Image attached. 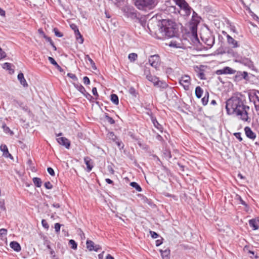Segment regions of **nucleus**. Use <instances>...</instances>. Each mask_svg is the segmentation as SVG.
Instances as JSON below:
<instances>
[{
    "instance_id": "58",
    "label": "nucleus",
    "mask_w": 259,
    "mask_h": 259,
    "mask_svg": "<svg viewBox=\"0 0 259 259\" xmlns=\"http://www.w3.org/2000/svg\"><path fill=\"white\" fill-rule=\"evenodd\" d=\"M0 15L2 16H5V11L0 8Z\"/></svg>"
},
{
    "instance_id": "38",
    "label": "nucleus",
    "mask_w": 259,
    "mask_h": 259,
    "mask_svg": "<svg viewBox=\"0 0 259 259\" xmlns=\"http://www.w3.org/2000/svg\"><path fill=\"white\" fill-rule=\"evenodd\" d=\"M54 32H55L56 36L59 37L63 36L62 33H61L60 32H59V30H58V29L54 28Z\"/></svg>"
},
{
    "instance_id": "48",
    "label": "nucleus",
    "mask_w": 259,
    "mask_h": 259,
    "mask_svg": "<svg viewBox=\"0 0 259 259\" xmlns=\"http://www.w3.org/2000/svg\"><path fill=\"white\" fill-rule=\"evenodd\" d=\"M83 80L85 84H89L90 83V79L87 76H84L83 78Z\"/></svg>"
},
{
    "instance_id": "59",
    "label": "nucleus",
    "mask_w": 259,
    "mask_h": 259,
    "mask_svg": "<svg viewBox=\"0 0 259 259\" xmlns=\"http://www.w3.org/2000/svg\"><path fill=\"white\" fill-rule=\"evenodd\" d=\"M105 181L106 182V183L109 184H112L113 183V181H112L110 179H106Z\"/></svg>"
},
{
    "instance_id": "4",
    "label": "nucleus",
    "mask_w": 259,
    "mask_h": 259,
    "mask_svg": "<svg viewBox=\"0 0 259 259\" xmlns=\"http://www.w3.org/2000/svg\"><path fill=\"white\" fill-rule=\"evenodd\" d=\"M176 4L180 8L183 13L182 14L185 16H188L191 13V8L185 0H174Z\"/></svg>"
},
{
    "instance_id": "15",
    "label": "nucleus",
    "mask_w": 259,
    "mask_h": 259,
    "mask_svg": "<svg viewBox=\"0 0 259 259\" xmlns=\"http://www.w3.org/2000/svg\"><path fill=\"white\" fill-rule=\"evenodd\" d=\"M18 79L19 80L20 83L24 87H27L28 84L24 77L23 73L20 72L18 75Z\"/></svg>"
},
{
    "instance_id": "9",
    "label": "nucleus",
    "mask_w": 259,
    "mask_h": 259,
    "mask_svg": "<svg viewBox=\"0 0 259 259\" xmlns=\"http://www.w3.org/2000/svg\"><path fill=\"white\" fill-rule=\"evenodd\" d=\"M57 142L59 144L65 146L67 149H69L70 145L69 141L65 137H60L57 139Z\"/></svg>"
},
{
    "instance_id": "57",
    "label": "nucleus",
    "mask_w": 259,
    "mask_h": 259,
    "mask_svg": "<svg viewBox=\"0 0 259 259\" xmlns=\"http://www.w3.org/2000/svg\"><path fill=\"white\" fill-rule=\"evenodd\" d=\"M239 200H240V203H241L242 205H244V206H247V204L246 203V202H245L244 201H243L240 197H239Z\"/></svg>"
},
{
    "instance_id": "46",
    "label": "nucleus",
    "mask_w": 259,
    "mask_h": 259,
    "mask_svg": "<svg viewBox=\"0 0 259 259\" xmlns=\"http://www.w3.org/2000/svg\"><path fill=\"white\" fill-rule=\"evenodd\" d=\"M61 225L59 223H56L55 224V229L57 233L59 232L60 230Z\"/></svg>"
},
{
    "instance_id": "13",
    "label": "nucleus",
    "mask_w": 259,
    "mask_h": 259,
    "mask_svg": "<svg viewBox=\"0 0 259 259\" xmlns=\"http://www.w3.org/2000/svg\"><path fill=\"white\" fill-rule=\"evenodd\" d=\"M1 150L3 152V155L6 157L13 159V156L9 153L7 146L6 145H2L0 146Z\"/></svg>"
},
{
    "instance_id": "49",
    "label": "nucleus",
    "mask_w": 259,
    "mask_h": 259,
    "mask_svg": "<svg viewBox=\"0 0 259 259\" xmlns=\"http://www.w3.org/2000/svg\"><path fill=\"white\" fill-rule=\"evenodd\" d=\"M48 172L50 175L54 176L55 175V172L54 169L51 167H48L47 169Z\"/></svg>"
},
{
    "instance_id": "39",
    "label": "nucleus",
    "mask_w": 259,
    "mask_h": 259,
    "mask_svg": "<svg viewBox=\"0 0 259 259\" xmlns=\"http://www.w3.org/2000/svg\"><path fill=\"white\" fill-rule=\"evenodd\" d=\"M82 94L85 97V98L90 100L91 101L92 99L93 98V97L88 93H87L86 91L84 92V93H82Z\"/></svg>"
},
{
    "instance_id": "22",
    "label": "nucleus",
    "mask_w": 259,
    "mask_h": 259,
    "mask_svg": "<svg viewBox=\"0 0 259 259\" xmlns=\"http://www.w3.org/2000/svg\"><path fill=\"white\" fill-rule=\"evenodd\" d=\"M33 182L37 187H40L42 184V181L39 178L35 177L33 178Z\"/></svg>"
},
{
    "instance_id": "10",
    "label": "nucleus",
    "mask_w": 259,
    "mask_h": 259,
    "mask_svg": "<svg viewBox=\"0 0 259 259\" xmlns=\"http://www.w3.org/2000/svg\"><path fill=\"white\" fill-rule=\"evenodd\" d=\"M244 131L247 137L252 140H254L255 139V134L254 132H253V131L251 130V128L249 127H245L244 128Z\"/></svg>"
},
{
    "instance_id": "14",
    "label": "nucleus",
    "mask_w": 259,
    "mask_h": 259,
    "mask_svg": "<svg viewBox=\"0 0 259 259\" xmlns=\"http://www.w3.org/2000/svg\"><path fill=\"white\" fill-rule=\"evenodd\" d=\"M84 162L87 166V171H90L93 167V162L89 157H85L84 158Z\"/></svg>"
},
{
    "instance_id": "44",
    "label": "nucleus",
    "mask_w": 259,
    "mask_h": 259,
    "mask_svg": "<svg viewBox=\"0 0 259 259\" xmlns=\"http://www.w3.org/2000/svg\"><path fill=\"white\" fill-rule=\"evenodd\" d=\"M70 27L72 30H74V33L79 30L77 26L74 24H71Z\"/></svg>"
},
{
    "instance_id": "35",
    "label": "nucleus",
    "mask_w": 259,
    "mask_h": 259,
    "mask_svg": "<svg viewBox=\"0 0 259 259\" xmlns=\"http://www.w3.org/2000/svg\"><path fill=\"white\" fill-rule=\"evenodd\" d=\"M41 224L44 228H45L47 230L49 229V225L45 220H44V219L42 220Z\"/></svg>"
},
{
    "instance_id": "30",
    "label": "nucleus",
    "mask_w": 259,
    "mask_h": 259,
    "mask_svg": "<svg viewBox=\"0 0 259 259\" xmlns=\"http://www.w3.org/2000/svg\"><path fill=\"white\" fill-rule=\"evenodd\" d=\"M209 94L208 92H206L204 97L202 99L201 101L203 105H206L208 101Z\"/></svg>"
},
{
    "instance_id": "7",
    "label": "nucleus",
    "mask_w": 259,
    "mask_h": 259,
    "mask_svg": "<svg viewBox=\"0 0 259 259\" xmlns=\"http://www.w3.org/2000/svg\"><path fill=\"white\" fill-rule=\"evenodd\" d=\"M149 62L151 66L155 68H157L159 66V56L157 55L151 56L149 59Z\"/></svg>"
},
{
    "instance_id": "50",
    "label": "nucleus",
    "mask_w": 259,
    "mask_h": 259,
    "mask_svg": "<svg viewBox=\"0 0 259 259\" xmlns=\"http://www.w3.org/2000/svg\"><path fill=\"white\" fill-rule=\"evenodd\" d=\"M7 234V230L5 229H0V236L6 235Z\"/></svg>"
},
{
    "instance_id": "62",
    "label": "nucleus",
    "mask_w": 259,
    "mask_h": 259,
    "mask_svg": "<svg viewBox=\"0 0 259 259\" xmlns=\"http://www.w3.org/2000/svg\"><path fill=\"white\" fill-rule=\"evenodd\" d=\"M106 259H114V257L110 254H107L106 257Z\"/></svg>"
},
{
    "instance_id": "61",
    "label": "nucleus",
    "mask_w": 259,
    "mask_h": 259,
    "mask_svg": "<svg viewBox=\"0 0 259 259\" xmlns=\"http://www.w3.org/2000/svg\"><path fill=\"white\" fill-rule=\"evenodd\" d=\"M165 196H166V197H172L173 198H174L175 199H176V196H174V195H171V194L168 193H166L165 194Z\"/></svg>"
},
{
    "instance_id": "43",
    "label": "nucleus",
    "mask_w": 259,
    "mask_h": 259,
    "mask_svg": "<svg viewBox=\"0 0 259 259\" xmlns=\"http://www.w3.org/2000/svg\"><path fill=\"white\" fill-rule=\"evenodd\" d=\"M234 135L237 139L239 140L240 142H241L242 141V138L241 137L240 133H235L234 134Z\"/></svg>"
},
{
    "instance_id": "2",
    "label": "nucleus",
    "mask_w": 259,
    "mask_h": 259,
    "mask_svg": "<svg viewBox=\"0 0 259 259\" xmlns=\"http://www.w3.org/2000/svg\"><path fill=\"white\" fill-rule=\"evenodd\" d=\"M160 30L168 37L175 36L178 32L176 24L171 20L166 19L162 20Z\"/></svg>"
},
{
    "instance_id": "37",
    "label": "nucleus",
    "mask_w": 259,
    "mask_h": 259,
    "mask_svg": "<svg viewBox=\"0 0 259 259\" xmlns=\"http://www.w3.org/2000/svg\"><path fill=\"white\" fill-rule=\"evenodd\" d=\"M3 67L7 70H10L11 67V64L9 63H5L3 64Z\"/></svg>"
},
{
    "instance_id": "63",
    "label": "nucleus",
    "mask_w": 259,
    "mask_h": 259,
    "mask_svg": "<svg viewBox=\"0 0 259 259\" xmlns=\"http://www.w3.org/2000/svg\"><path fill=\"white\" fill-rule=\"evenodd\" d=\"M169 10L172 11H174V12H175L176 8L175 6H171V7H169Z\"/></svg>"
},
{
    "instance_id": "18",
    "label": "nucleus",
    "mask_w": 259,
    "mask_h": 259,
    "mask_svg": "<svg viewBox=\"0 0 259 259\" xmlns=\"http://www.w3.org/2000/svg\"><path fill=\"white\" fill-rule=\"evenodd\" d=\"M152 121L153 123L154 126L160 132H162L163 127L157 121L155 118H152Z\"/></svg>"
},
{
    "instance_id": "40",
    "label": "nucleus",
    "mask_w": 259,
    "mask_h": 259,
    "mask_svg": "<svg viewBox=\"0 0 259 259\" xmlns=\"http://www.w3.org/2000/svg\"><path fill=\"white\" fill-rule=\"evenodd\" d=\"M44 185L46 188L47 189H51L53 188V185L50 182H46Z\"/></svg>"
},
{
    "instance_id": "21",
    "label": "nucleus",
    "mask_w": 259,
    "mask_h": 259,
    "mask_svg": "<svg viewBox=\"0 0 259 259\" xmlns=\"http://www.w3.org/2000/svg\"><path fill=\"white\" fill-rule=\"evenodd\" d=\"M161 256L163 259H168V255L170 253L169 249H165V250H160Z\"/></svg>"
},
{
    "instance_id": "26",
    "label": "nucleus",
    "mask_w": 259,
    "mask_h": 259,
    "mask_svg": "<svg viewBox=\"0 0 259 259\" xmlns=\"http://www.w3.org/2000/svg\"><path fill=\"white\" fill-rule=\"evenodd\" d=\"M85 59L89 61L93 69L96 70L97 69L95 63H94V61L90 57V56L88 55H85Z\"/></svg>"
},
{
    "instance_id": "34",
    "label": "nucleus",
    "mask_w": 259,
    "mask_h": 259,
    "mask_svg": "<svg viewBox=\"0 0 259 259\" xmlns=\"http://www.w3.org/2000/svg\"><path fill=\"white\" fill-rule=\"evenodd\" d=\"M105 118L106 120L108 121V122L111 124H114L115 123L114 120L112 117H110L107 115L105 116Z\"/></svg>"
},
{
    "instance_id": "42",
    "label": "nucleus",
    "mask_w": 259,
    "mask_h": 259,
    "mask_svg": "<svg viewBox=\"0 0 259 259\" xmlns=\"http://www.w3.org/2000/svg\"><path fill=\"white\" fill-rule=\"evenodd\" d=\"M150 234L151 237L154 239L157 238L159 236V235L157 233L152 231H150Z\"/></svg>"
},
{
    "instance_id": "52",
    "label": "nucleus",
    "mask_w": 259,
    "mask_h": 259,
    "mask_svg": "<svg viewBox=\"0 0 259 259\" xmlns=\"http://www.w3.org/2000/svg\"><path fill=\"white\" fill-rule=\"evenodd\" d=\"M192 32L193 33V35L194 36H197V30H196V28L195 26H192Z\"/></svg>"
},
{
    "instance_id": "32",
    "label": "nucleus",
    "mask_w": 259,
    "mask_h": 259,
    "mask_svg": "<svg viewBox=\"0 0 259 259\" xmlns=\"http://www.w3.org/2000/svg\"><path fill=\"white\" fill-rule=\"evenodd\" d=\"M197 76L201 79H206L205 74L204 73L203 70H200L199 72H198L197 74Z\"/></svg>"
},
{
    "instance_id": "25",
    "label": "nucleus",
    "mask_w": 259,
    "mask_h": 259,
    "mask_svg": "<svg viewBox=\"0 0 259 259\" xmlns=\"http://www.w3.org/2000/svg\"><path fill=\"white\" fill-rule=\"evenodd\" d=\"M87 248L90 250L92 251L94 249L95 244L93 241L91 240L87 241Z\"/></svg>"
},
{
    "instance_id": "53",
    "label": "nucleus",
    "mask_w": 259,
    "mask_h": 259,
    "mask_svg": "<svg viewBox=\"0 0 259 259\" xmlns=\"http://www.w3.org/2000/svg\"><path fill=\"white\" fill-rule=\"evenodd\" d=\"M3 128L4 131L6 133L10 131V129L9 128V127H8L5 124H4L3 125Z\"/></svg>"
},
{
    "instance_id": "20",
    "label": "nucleus",
    "mask_w": 259,
    "mask_h": 259,
    "mask_svg": "<svg viewBox=\"0 0 259 259\" xmlns=\"http://www.w3.org/2000/svg\"><path fill=\"white\" fill-rule=\"evenodd\" d=\"M107 137L113 141L115 142L119 146H120V143L116 142L117 137L113 132H109L107 134Z\"/></svg>"
},
{
    "instance_id": "5",
    "label": "nucleus",
    "mask_w": 259,
    "mask_h": 259,
    "mask_svg": "<svg viewBox=\"0 0 259 259\" xmlns=\"http://www.w3.org/2000/svg\"><path fill=\"white\" fill-rule=\"evenodd\" d=\"M148 74H146V78L150 82H152L154 86L165 89L167 87V84L163 81L159 80V78L151 74L150 71H148Z\"/></svg>"
},
{
    "instance_id": "41",
    "label": "nucleus",
    "mask_w": 259,
    "mask_h": 259,
    "mask_svg": "<svg viewBox=\"0 0 259 259\" xmlns=\"http://www.w3.org/2000/svg\"><path fill=\"white\" fill-rule=\"evenodd\" d=\"M129 93L133 95L134 96L136 97V90L135 89H134V88L133 87H131L129 89V91H128Z\"/></svg>"
},
{
    "instance_id": "3",
    "label": "nucleus",
    "mask_w": 259,
    "mask_h": 259,
    "mask_svg": "<svg viewBox=\"0 0 259 259\" xmlns=\"http://www.w3.org/2000/svg\"><path fill=\"white\" fill-rule=\"evenodd\" d=\"M135 4L138 9L147 11L153 9L157 4V2L156 0H136Z\"/></svg>"
},
{
    "instance_id": "56",
    "label": "nucleus",
    "mask_w": 259,
    "mask_h": 259,
    "mask_svg": "<svg viewBox=\"0 0 259 259\" xmlns=\"http://www.w3.org/2000/svg\"><path fill=\"white\" fill-rule=\"evenodd\" d=\"M100 249H101V247L99 245H95L94 249H93V250H95V251H97Z\"/></svg>"
},
{
    "instance_id": "27",
    "label": "nucleus",
    "mask_w": 259,
    "mask_h": 259,
    "mask_svg": "<svg viewBox=\"0 0 259 259\" xmlns=\"http://www.w3.org/2000/svg\"><path fill=\"white\" fill-rule=\"evenodd\" d=\"M111 101L115 105H118L119 103L118 97L116 94L111 95Z\"/></svg>"
},
{
    "instance_id": "11",
    "label": "nucleus",
    "mask_w": 259,
    "mask_h": 259,
    "mask_svg": "<svg viewBox=\"0 0 259 259\" xmlns=\"http://www.w3.org/2000/svg\"><path fill=\"white\" fill-rule=\"evenodd\" d=\"M227 42L232 46L233 48H236L239 47V45L238 44V42L235 40L233 37H232L229 34H227Z\"/></svg>"
},
{
    "instance_id": "64",
    "label": "nucleus",
    "mask_w": 259,
    "mask_h": 259,
    "mask_svg": "<svg viewBox=\"0 0 259 259\" xmlns=\"http://www.w3.org/2000/svg\"><path fill=\"white\" fill-rule=\"evenodd\" d=\"M53 206L56 208H59L60 207V205L59 203H54L53 204Z\"/></svg>"
},
{
    "instance_id": "17",
    "label": "nucleus",
    "mask_w": 259,
    "mask_h": 259,
    "mask_svg": "<svg viewBox=\"0 0 259 259\" xmlns=\"http://www.w3.org/2000/svg\"><path fill=\"white\" fill-rule=\"evenodd\" d=\"M48 60L50 62L54 65L56 68L61 72H64V70L58 65V64L56 62V61L51 57H48Z\"/></svg>"
},
{
    "instance_id": "12",
    "label": "nucleus",
    "mask_w": 259,
    "mask_h": 259,
    "mask_svg": "<svg viewBox=\"0 0 259 259\" xmlns=\"http://www.w3.org/2000/svg\"><path fill=\"white\" fill-rule=\"evenodd\" d=\"M249 225L253 230H257L259 228V220L251 219L249 221Z\"/></svg>"
},
{
    "instance_id": "19",
    "label": "nucleus",
    "mask_w": 259,
    "mask_h": 259,
    "mask_svg": "<svg viewBox=\"0 0 259 259\" xmlns=\"http://www.w3.org/2000/svg\"><path fill=\"white\" fill-rule=\"evenodd\" d=\"M203 91L201 89V88L199 86H198L195 89V95L197 98H200L202 95Z\"/></svg>"
},
{
    "instance_id": "24",
    "label": "nucleus",
    "mask_w": 259,
    "mask_h": 259,
    "mask_svg": "<svg viewBox=\"0 0 259 259\" xmlns=\"http://www.w3.org/2000/svg\"><path fill=\"white\" fill-rule=\"evenodd\" d=\"M74 87L81 93H84L85 90L84 88L80 84L73 83Z\"/></svg>"
},
{
    "instance_id": "23",
    "label": "nucleus",
    "mask_w": 259,
    "mask_h": 259,
    "mask_svg": "<svg viewBox=\"0 0 259 259\" xmlns=\"http://www.w3.org/2000/svg\"><path fill=\"white\" fill-rule=\"evenodd\" d=\"M75 35L76 36V39L78 42L80 44H82L83 42V38L79 30L75 33Z\"/></svg>"
},
{
    "instance_id": "29",
    "label": "nucleus",
    "mask_w": 259,
    "mask_h": 259,
    "mask_svg": "<svg viewBox=\"0 0 259 259\" xmlns=\"http://www.w3.org/2000/svg\"><path fill=\"white\" fill-rule=\"evenodd\" d=\"M128 58L131 62H134L137 59L138 55L136 53H131L128 55Z\"/></svg>"
},
{
    "instance_id": "28",
    "label": "nucleus",
    "mask_w": 259,
    "mask_h": 259,
    "mask_svg": "<svg viewBox=\"0 0 259 259\" xmlns=\"http://www.w3.org/2000/svg\"><path fill=\"white\" fill-rule=\"evenodd\" d=\"M130 185L132 187L135 188L136 189V190L138 191V192L142 191L141 187H140V186L137 183L135 182H131L130 183Z\"/></svg>"
},
{
    "instance_id": "31",
    "label": "nucleus",
    "mask_w": 259,
    "mask_h": 259,
    "mask_svg": "<svg viewBox=\"0 0 259 259\" xmlns=\"http://www.w3.org/2000/svg\"><path fill=\"white\" fill-rule=\"evenodd\" d=\"M242 72L241 71H238L237 72L235 76V80L238 81L240 80L243 79L242 77Z\"/></svg>"
},
{
    "instance_id": "1",
    "label": "nucleus",
    "mask_w": 259,
    "mask_h": 259,
    "mask_svg": "<svg viewBox=\"0 0 259 259\" xmlns=\"http://www.w3.org/2000/svg\"><path fill=\"white\" fill-rule=\"evenodd\" d=\"M226 108L229 114H235L240 116V119L247 121L248 117L247 109L249 107L244 105L242 100L238 97H234L226 102Z\"/></svg>"
},
{
    "instance_id": "51",
    "label": "nucleus",
    "mask_w": 259,
    "mask_h": 259,
    "mask_svg": "<svg viewBox=\"0 0 259 259\" xmlns=\"http://www.w3.org/2000/svg\"><path fill=\"white\" fill-rule=\"evenodd\" d=\"M92 93L96 97V99L98 98V97L99 96L98 95V94L97 93V89L96 88L94 87L92 89Z\"/></svg>"
},
{
    "instance_id": "6",
    "label": "nucleus",
    "mask_w": 259,
    "mask_h": 259,
    "mask_svg": "<svg viewBox=\"0 0 259 259\" xmlns=\"http://www.w3.org/2000/svg\"><path fill=\"white\" fill-rule=\"evenodd\" d=\"M179 83L185 90L188 91L191 84V78L189 76L185 75L179 79Z\"/></svg>"
},
{
    "instance_id": "16",
    "label": "nucleus",
    "mask_w": 259,
    "mask_h": 259,
    "mask_svg": "<svg viewBox=\"0 0 259 259\" xmlns=\"http://www.w3.org/2000/svg\"><path fill=\"white\" fill-rule=\"evenodd\" d=\"M10 247L15 251L19 252L21 250V247L20 245L16 241H12L10 244Z\"/></svg>"
},
{
    "instance_id": "54",
    "label": "nucleus",
    "mask_w": 259,
    "mask_h": 259,
    "mask_svg": "<svg viewBox=\"0 0 259 259\" xmlns=\"http://www.w3.org/2000/svg\"><path fill=\"white\" fill-rule=\"evenodd\" d=\"M162 240L163 239L161 238V239L156 240V245L158 246L161 245L162 243Z\"/></svg>"
},
{
    "instance_id": "60",
    "label": "nucleus",
    "mask_w": 259,
    "mask_h": 259,
    "mask_svg": "<svg viewBox=\"0 0 259 259\" xmlns=\"http://www.w3.org/2000/svg\"><path fill=\"white\" fill-rule=\"evenodd\" d=\"M139 21L140 22L141 25L143 26H145L146 25V21H145V20H140Z\"/></svg>"
},
{
    "instance_id": "33",
    "label": "nucleus",
    "mask_w": 259,
    "mask_h": 259,
    "mask_svg": "<svg viewBox=\"0 0 259 259\" xmlns=\"http://www.w3.org/2000/svg\"><path fill=\"white\" fill-rule=\"evenodd\" d=\"M69 244L71 245V248L73 249L77 248V244L74 240L71 239L69 241Z\"/></svg>"
},
{
    "instance_id": "55",
    "label": "nucleus",
    "mask_w": 259,
    "mask_h": 259,
    "mask_svg": "<svg viewBox=\"0 0 259 259\" xmlns=\"http://www.w3.org/2000/svg\"><path fill=\"white\" fill-rule=\"evenodd\" d=\"M242 72V77H243V79H246L247 78V77H248V73L246 71H243V72Z\"/></svg>"
},
{
    "instance_id": "47",
    "label": "nucleus",
    "mask_w": 259,
    "mask_h": 259,
    "mask_svg": "<svg viewBox=\"0 0 259 259\" xmlns=\"http://www.w3.org/2000/svg\"><path fill=\"white\" fill-rule=\"evenodd\" d=\"M44 37L46 39L47 41L50 43L51 46H53V41H52L51 37L47 36V35H46V34H44Z\"/></svg>"
},
{
    "instance_id": "8",
    "label": "nucleus",
    "mask_w": 259,
    "mask_h": 259,
    "mask_svg": "<svg viewBox=\"0 0 259 259\" xmlns=\"http://www.w3.org/2000/svg\"><path fill=\"white\" fill-rule=\"evenodd\" d=\"M236 72V70H233L229 67H225L221 69L216 71L215 73L218 75L221 74H232Z\"/></svg>"
},
{
    "instance_id": "36",
    "label": "nucleus",
    "mask_w": 259,
    "mask_h": 259,
    "mask_svg": "<svg viewBox=\"0 0 259 259\" xmlns=\"http://www.w3.org/2000/svg\"><path fill=\"white\" fill-rule=\"evenodd\" d=\"M0 208L2 210L6 211V208L5 205V202L4 200H0Z\"/></svg>"
},
{
    "instance_id": "45",
    "label": "nucleus",
    "mask_w": 259,
    "mask_h": 259,
    "mask_svg": "<svg viewBox=\"0 0 259 259\" xmlns=\"http://www.w3.org/2000/svg\"><path fill=\"white\" fill-rule=\"evenodd\" d=\"M67 76L68 77H69L70 78H72L74 80H77V77L74 74H72V73H68L67 74Z\"/></svg>"
}]
</instances>
